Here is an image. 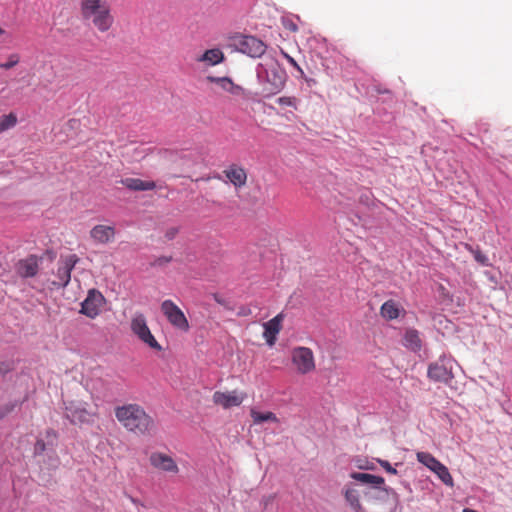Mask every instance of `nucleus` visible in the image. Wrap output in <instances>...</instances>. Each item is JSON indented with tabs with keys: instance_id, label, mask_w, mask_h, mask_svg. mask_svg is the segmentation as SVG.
<instances>
[{
	"instance_id": "1",
	"label": "nucleus",
	"mask_w": 512,
	"mask_h": 512,
	"mask_svg": "<svg viewBox=\"0 0 512 512\" xmlns=\"http://www.w3.org/2000/svg\"><path fill=\"white\" fill-rule=\"evenodd\" d=\"M255 72L262 96L272 97L284 89L288 78L287 73L271 54L261 58Z\"/></svg>"
},
{
	"instance_id": "2",
	"label": "nucleus",
	"mask_w": 512,
	"mask_h": 512,
	"mask_svg": "<svg viewBox=\"0 0 512 512\" xmlns=\"http://www.w3.org/2000/svg\"><path fill=\"white\" fill-rule=\"evenodd\" d=\"M115 417L123 428L137 435H148L155 429L153 418L139 404L117 406Z\"/></svg>"
},
{
	"instance_id": "3",
	"label": "nucleus",
	"mask_w": 512,
	"mask_h": 512,
	"mask_svg": "<svg viewBox=\"0 0 512 512\" xmlns=\"http://www.w3.org/2000/svg\"><path fill=\"white\" fill-rule=\"evenodd\" d=\"M130 328L134 336L152 350L161 351L162 346L156 340L147 324V319L142 313H135L130 322Z\"/></svg>"
},
{
	"instance_id": "4",
	"label": "nucleus",
	"mask_w": 512,
	"mask_h": 512,
	"mask_svg": "<svg viewBox=\"0 0 512 512\" xmlns=\"http://www.w3.org/2000/svg\"><path fill=\"white\" fill-rule=\"evenodd\" d=\"M106 299L97 289H89L86 298L81 302L80 313L90 319H95L104 310Z\"/></svg>"
},
{
	"instance_id": "5",
	"label": "nucleus",
	"mask_w": 512,
	"mask_h": 512,
	"mask_svg": "<svg viewBox=\"0 0 512 512\" xmlns=\"http://www.w3.org/2000/svg\"><path fill=\"white\" fill-rule=\"evenodd\" d=\"M350 477L360 483L371 485L368 494H374L378 497H386L390 494L395 498L396 494L393 490L385 486L384 478L368 473L353 472Z\"/></svg>"
},
{
	"instance_id": "6",
	"label": "nucleus",
	"mask_w": 512,
	"mask_h": 512,
	"mask_svg": "<svg viewBox=\"0 0 512 512\" xmlns=\"http://www.w3.org/2000/svg\"><path fill=\"white\" fill-rule=\"evenodd\" d=\"M291 361L299 374H309L315 370V359L312 350L299 346L292 350Z\"/></svg>"
},
{
	"instance_id": "7",
	"label": "nucleus",
	"mask_w": 512,
	"mask_h": 512,
	"mask_svg": "<svg viewBox=\"0 0 512 512\" xmlns=\"http://www.w3.org/2000/svg\"><path fill=\"white\" fill-rule=\"evenodd\" d=\"M237 51L253 58L265 56L266 45L254 36H239L234 40Z\"/></svg>"
},
{
	"instance_id": "8",
	"label": "nucleus",
	"mask_w": 512,
	"mask_h": 512,
	"mask_svg": "<svg viewBox=\"0 0 512 512\" xmlns=\"http://www.w3.org/2000/svg\"><path fill=\"white\" fill-rule=\"evenodd\" d=\"M79 261L75 254L62 256L58 262V269L56 272V280L51 282L52 288H63L67 286L71 279V271Z\"/></svg>"
},
{
	"instance_id": "9",
	"label": "nucleus",
	"mask_w": 512,
	"mask_h": 512,
	"mask_svg": "<svg viewBox=\"0 0 512 512\" xmlns=\"http://www.w3.org/2000/svg\"><path fill=\"white\" fill-rule=\"evenodd\" d=\"M161 311L173 327L184 332L189 330V322L186 316L173 301H163Z\"/></svg>"
},
{
	"instance_id": "10",
	"label": "nucleus",
	"mask_w": 512,
	"mask_h": 512,
	"mask_svg": "<svg viewBox=\"0 0 512 512\" xmlns=\"http://www.w3.org/2000/svg\"><path fill=\"white\" fill-rule=\"evenodd\" d=\"M65 405V415L72 423L82 424L93 421L94 414L87 409V403L73 400Z\"/></svg>"
},
{
	"instance_id": "11",
	"label": "nucleus",
	"mask_w": 512,
	"mask_h": 512,
	"mask_svg": "<svg viewBox=\"0 0 512 512\" xmlns=\"http://www.w3.org/2000/svg\"><path fill=\"white\" fill-rule=\"evenodd\" d=\"M247 399V394L240 390L216 391L212 401L223 409L239 407Z\"/></svg>"
},
{
	"instance_id": "12",
	"label": "nucleus",
	"mask_w": 512,
	"mask_h": 512,
	"mask_svg": "<svg viewBox=\"0 0 512 512\" xmlns=\"http://www.w3.org/2000/svg\"><path fill=\"white\" fill-rule=\"evenodd\" d=\"M453 361L446 357H442L439 361L431 364L428 368V377L434 381L449 382L453 377L452 372Z\"/></svg>"
},
{
	"instance_id": "13",
	"label": "nucleus",
	"mask_w": 512,
	"mask_h": 512,
	"mask_svg": "<svg viewBox=\"0 0 512 512\" xmlns=\"http://www.w3.org/2000/svg\"><path fill=\"white\" fill-rule=\"evenodd\" d=\"M85 19L90 20L94 27L100 32H107L114 24L110 4L105 5Z\"/></svg>"
},
{
	"instance_id": "14",
	"label": "nucleus",
	"mask_w": 512,
	"mask_h": 512,
	"mask_svg": "<svg viewBox=\"0 0 512 512\" xmlns=\"http://www.w3.org/2000/svg\"><path fill=\"white\" fill-rule=\"evenodd\" d=\"M85 19L90 20L94 27L100 32H107L114 24L110 4L105 5Z\"/></svg>"
},
{
	"instance_id": "15",
	"label": "nucleus",
	"mask_w": 512,
	"mask_h": 512,
	"mask_svg": "<svg viewBox=\"0 0 512 512\" xmlns=\"http://www.w3.org/2000/svg\"><path fill=\"white\" fill-rule=\"evenodd\" d=\"M283 319L284 315L279 313L274 318L263 324V337L269 346H273L275 344L276 337L282 328Z\"/></svg>"
},
{
	"instance_id": "16",
	"label": "nucleus",
	"mask_w": 512,
	"mask_h": 512,
	"mask_svg": "<svg viewBox=\"0 0 512 512\" xmlns=\"http://www.w3.org/2000/svg\"><path fill=\"white\" fill-rule=\"evenodd\" d=\"M115 228L111 225L99 224L90 231V237L97 244H108L115 239Z\"/></svg>"
},
{
	"instance_id": "17",
	"label": "nucleus",
	"mask_w": 512,
	"mask_h": 512,
	"mask_svg": "<svg viewBox=\"0 0 512 512\" xmlns=\"http://www.w3.org/2000/svg\"><path fill=\"white\" fill-rule=\"evenodd\" d=\"M151 465L159 470L164 472L176 474L179 471V468L176 462L164 453L156 452L150 456Z\"/></svg>"
},
{
	"instance_id": "18",
	"label": "nucleus",
	"mask_w": 512,
	"mask_h": 512,
	"mask_svg": "<svg viewBox=\"0 0 512 512\" xmlns=\"http://www.w3.org/2000/svg\"><path fill=\"white\" fill-rule=\"evenodd\" d=\"M344 498L354 512H363V507L360 502V491L355 484H346L343 488Z\"/></svg>"
},
{
	"instance_id": "19",
	"label": "nucleus",
	"mask_w": 512,
	"mask_h": 512,
	"mask_svg": "<svg viewBox=\"0 0 512 512\" xmlns=\"http://www.w3.org/2000/svg\"><path fill=\"white\" fill-rule=\"evenodd\" d=\"M206 79L208 82L216 84L223 91H226L232 95L240 96L244 92V89L241 86L235 84L229 77L207 76Z\"/></svg>"
},
{
	"instance_id": "20",
	"label": "nucleus",
	"mask_w": 512,
	"mask_h": 512,
	"mask_svg": "<svg viewBox=\"0 0 512 512\" xmlns=\"http://www.w3.org/2000/svg\"><path fill=\"white\" fill-rule=\"evenodd\" d=\"M224 173L234 187L241 188L246 184L247 174L244 168L237 165H232L227 168Z\"/></svg>"
},
{
	"instance_id": "21",
	"label": "nucleus",
	"mask_w": 512,
	"mask_h": 512,
	"mask_svg": "<svg viewBox=\"0 0 512 512\" xmlns=\"http://www.w3.org/2000/svg\"><path fill=\"white\" fill-rule=\"evenodd\" d=\"M225 59V55L220 48H212L206 50L203 54L196 58L199 63H204L208 66H216L222 63Z\"/></svg>"
},
{
	"instance_id": "22",
	"label": "nucleus",
	"mask_w": 512,
	"mask_h": 512,
	"mask_svg": "<svg viewBox=\"0 0 512 512\" xmlns=\"http://www.w3.org/2000/svg\"><path fill=\"white\" fill-rule=\"evenodd\" d=\"M38 259L35 256H30L24 260L19 261L17 265V272L22 277H32L38 271Z\"/></svg>"
},
{
	"instance_id": "23",
	"label": "nucleus",
	"mask_w": 512,
	"mask_h": 512,
	"mask_svg": "<svg viewBox=\"0 0 512 512\" xmlns=\"http://www.w3.org/2000/svg\"><path fill=\"white\" fill-rule=\"evenodd\" d=\"M121 182L125 187L134 191H147L155 188L153 181H143L138 178H125Z\"/></svg>"
},
{
	"instance_id": "24",
	"label": "nucleus",
	"mask_w": 512,
	"mask_h": 512,
	"mask_svg": "<svg viewBox=\"0 0 512 512\" xmlns=\"http://www.w3.org/2000/svg\"><path fill=\"white\" fill-rule=\"evenodd\" d=\"M403 345L412 351H419L422 346V341L418 331L414 329L406 330L403 337Z\"/></svg>"
},
{
	"instance_id": "25",
	"label": "nucleus",
	"mask_w": 512,
	"mask_h": 512,
	"mask_svg": "<svg viewBox=\"0 0 512 512\" xmlns=\"http://www.w3.org/2000/svg\"><path fill=\"white\" fill-rule=\"evenodd\" d=\"M402 311L401 306L393 300L384 302L381 306L380 312L383 318L393 320L399 317Z\"/></svg>"
},
{
	"instance_id": "26",
	"label": "nucleus",
	"mask_w": 512,
	"mask_h": 512,
	"mask_svg": "<svg viewBox=\"0 0 512 512\" xmlns=\"http://www.w3.org/2000/svg\"><path fill=\"white\" fill-rule=\"evenodd\" d=\"M107 4H109V3L106 0H81V3H80L81 14H82L83 18H86Z\"/></svg>"
},
{
	"instance_id": "27",
	"label": "nucleus",
	"mask_w": 512,
	"mask_h": 512,
	"mask_svg": "<svg viewBox=\"0 0 512 512\" xmlns=\"http://www.w3.org/2000/svg\"><path fill=\"white\" fill-rule=\"evenodd\" d=\"M250 416L253 420V423L256 425L262 424L264 422H272V423H278L279 419L277 418L276 414L273 412L267 411V412H260L256 410L255 408H252L250 410Z\"/></svg>"
},
{
	"instance_id": "28",
	"label": "nucleus",
	"mask_w": 512,
	"mask_h": 512,
	"mask_svg": "<svg viewBox=\"0 0 512 512\" xmlns=\"http://www.w3.org/2000/svg\"><path fill=\"white\" fill-rule=\"evenodd\" d=\"M416 457L421 464L426 466L431 471H433L440 464V462L434 456L427 452H418Z\"/></svg>"
},
{
	"instance_id": "29",
	"label": "nucleus",
	"mask_w": 512,
	"mask_h": 512,
	"mask_svg": "<svg viewBox=\"0 0 512 512\" xmlns=\"http://www.w3.org/2000/svg\"><path fill=\"white\" fill-rule=\"evenodd\" d=\"M18 122L17 115L15 113H9L0 117V134L14 128Z\"/></svg>"
},
{
	"instance_id": "30",
	"label": "nucleus",
	"mask_w": 512,
	"mask_h": 512,
	"mask_svg": "<svg viewBox=\"0 0 512 512\" xmlns=\"http://www.w3.org/2000/svg\"><path fill=\"white\" fill-rule=\"evenodd\" d=\"M432 472H434L445 485L450 487L454 485L453 478L448 468L441 462Z\"/></svg>"
},
{
	"instance_id": "31",
	"label": "nucleus",
	"mask_w": 512,
	"mask_h": 512,
	"mask_svg": "<svg viewBox=\"0 0 512 512\" xmlns=\"http://www.w3.org/2000/svg\"><path fill=\"white\" fill-rule=\"evenodd\" d=\"M126 153L131 154L134 161H139L147 155V149L143 145H131L126 148Z\"/></svg>"
},
{
	"instance_id": "32",
	"label": "nucleus",
	"mask_w": 512,
	"mask_h": 512,
	"mask_svg": "<svg viewBox=\"0 0 512 512\" xmlns=\"http://www.w3.org/2000/svg\"><path fill=\"white\" fill-rule=\"evenodd\" d=\"M20 61V56L16 53L10 54L8 56V59L5 63L0 64V68L2 69H10L14 66H16Z\"/></svg>"
},
{
	"instance_id": "33",
	"label": "nucleus",
	"mask_w": 512,
	"mask_h": 512,
	"mask_svg": "<svg viewBox=\"0 0 512 512\" xmlns=\"http://www.w3.org/2000/svg\"><path fill=\"white\" fill-rule=\"evenodd\" d=\"M276 101L281 106L293 107L295 109L297 108V99L295 97L283 96L279 97Z\"/></svg>"
},
{
	"instance_id": "34",
	"label": "nucleus",
	"mask_w": 512,
	"mask_h": 512,
	"mask_svg": "<svg viewBox=\"0 0 512 512\" xmlns=\"http://www.w3.org/2000/svg\"><path fill=\"white\" fill-rule=\"evenodd\" d=\"M471 252L473 253L474 259L480 263L483 266H489V259L486 255L481 253L479 250H473L471 249Z\"/></svg>"
},
{
	"instance_id": "35",
	"label": "nucleus",
	"mask_w": 512,
	"mask_h": 512,
	"mask_svg": "<svg viewBox=\"0 0 512 512\" xmlns=\"http://www.w3.org/2000/svg\"><path fill=\"white\" fill-rule=\"evenodd\" d=\"M283 56L286 58V60L293 66L297 69V71L303 75L304 72L302 70V68L297 64V62L295 61V59L293 57H291L290 55H288L286 52L284 51H281Z\"/></svg>"
},
{
	"instance_id": "36",
	"label": "nucleus",
	"mask_w": 512,
	"mask_h": 512,
	"mask_svg": "<svg viewBox=\"0 0 512 512\" xmlns=\"http://www.w3.org/2000/svg\"><path fill=\"white\" fill-rule=\"evenodd\" d=\"M377 462L385 469L386 472L390 474H396L397 470L393 468L390 463L386 460L377 459Z\"/></svg>"
},
{
	"instance_id": "37",
	"label": "nucleus",
	"mask_w": 512,
	"mask_h": 512,
	"mask_svg": "<svg viewBox=\"0 0 512 512\" xmlns=\"http://www.w3.org/2000/svg\"><path fill=\"white\" fill-rule=\"evenodd\" d=\"M45 450H46V443L44 442V440H42V439L37 440L35 447H34L35 454H42Z\"/></svg>"
},
{
	"instance_id": "38",
	"label": "nucleus",
	"mask_w": 512,
	"mask_h": 512,
	"mask_svg": "<svg viewBox=\"0 0 512 512\" xmlns=\"http://www.w3.org/2000/svg\"><path fill=\"white\" fill-rule=\"evenodd\" d=\"M283 25L286 29H288L292 32H296L298 30L297 25L292 20L283 19Z\"/></svg>"
},
{
	"instance_id": "39",
	"label": "nucleus",
	"mask_w": 512,
	"mask_h": 512,
	"mask_svg": "<svg viewBox=\"0 0 512 512\" xmlns=\"http://www.w3.org/2000/svg\"><path fill=\"white\" fill-rule=\"evenodd\" d=\"M357 466H358V468L363 469V470H374L375 469L374 462L368 461V460L359 463Z\"/></svg>"
},
{
	"instance_id": "40",
	"label": "nucleus",
	"mask_w": 512,
	"mask_h": 512,
	"mask_svg": "<svg viewBox=\"0 0 512 512\" xmlns=\"http://www.w3.org/2000/svg\"><path fill=\"white\" fill-rule=\"evenodd\" d=\"M178 233V229L176 227H171L169 228L166 233H165V237L168 239V240H172L176 234Z\"/></svg>"
},
{
	"instance_id": "41",
	"label": "nucleus",
	"mask_w": 512,
	"mask_h": 512,
	"mask_svg": "<svg viewBox=\"0 0 512 512\" xmlns=\"http://www.w3.org/2000/svg\"><path fill=\"white\" fill-rule=\"evenodd\" d=\"M46 437H47V444H48V445H53V444H54V442H55V440H56V434H55V432H54V431H52V430L47 431V435H46Z\"/></svg>"
},
{
	"instance_id": "42",
	"label": "nucleus",
	"mask_w": 512,
	"mask_h": 512,
	"mask_svg": "<svg viewBox=\"0 0 512 512\" xmlns=\"http://www.w3.org/2000/svg\"><path fill=\"white\" fill-rule=\"evenodd\" d=\"M5 412L4 410L0 409V420L4 417Z\"/></svg>"
},
{
	"instance_id": "43",
	"label": "nucleus",
	"mask_w": 512,
	"mask_h": 512,
	"mask_svg": "<svg viewBox=\"0 0 512 512\" xmlns=\"http://www.w3.org/2000/svg\"><path fill=\"white\" fill-rule=\"evenodd\" d=\"M130 500H131V502H132L133 504H137V503H138V502H137V500H136V499H134V498H132V497L130 498Z\"/></svg>"
},
{
	"instance_id": "44",
	"label": "nucleus",
	"mask_w": 512,
	"mask_h": 512,
	"mask_svg": "<svg viewBox=\"0 0 512 512\" xmlns=\"http://www.w3.org/2000/svg\"><path fill=\"white\" fill-rule=\"evenodd\" d=\"M4 33V30L0 27V35Z\"/></svg>"
}]
</instances>
